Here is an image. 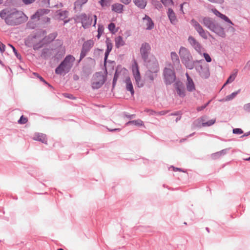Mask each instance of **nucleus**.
<instances>
[{
	"label": "nucleus",
	"mask_w": 250,
	"mask_h": 250,
	"mask_svg": "<svg viewBox=\"0 0 250 250\" xmlns=\"http://www.w3.org/2000/svg\"><path fill=\"white\" fill-rule=\"evenodd\" d=\"M0 18L3 20L6 24L15 26L26 21L27 17L21 11L16 8H6L0 12Z\"/></svg>",
	"instance_id": "nucleus-1"
},
{
	"label": "nucleus",
	"mask_w": 250,
	"mask_h": 250,
	"mask_svg": "<svg viewBox=\"0 0 250 250\" xmlns=\"http://www.w3.org/2000/svg\"><path fill=\"white\" fill-rule=\"evenodd\" d=\"M75 61V58L72 55H67L56 68L55 73L60 75L67 74L70 71Z\"/></svg>",
	"instance_id": "nucleus-2"
},
{
	"label": "nucleus",
	"mask_w": 250,
	"mask_h": 250,
	"mask_svg": "<svg viewBox=\"0 0 250 250\" xmlns=\"http://www.w3.org/2000/svg\"><path fill=\"white\" fill-rule=\"evenodd\" d=\"M179 53L181 61L186 67L190 70L192 69L194 67L195 61H192V56L189 51L184 47H181Z\"/></svg>",
	"instance_id": "nucleus-3"
},
{
	"label": "nucleus",
	"mask_w": 250,
	"mask_h": 250,
	"mask_svg": "<svg viewBox=\"0 0 250 250\" xmlns=\"http://www.w3.org/2000/svg\"><path fill=\"white\" fill-rule=\"evenodd\" d=\"M204 62L203 60L199 61H195L194 67L196 70L199 73L200 76L205 79L208 78L210 75L208 64L204 63L203 65L202 63Z\"/></svg>",
	"instance_id": "nucleus-4"
},
{
	"label": "nucleus",
	"mask_w": 250,
	"mask_h": 250,
	"mask_svg": "<svg viewBox=\"0 0 250 250\" xmlns=\"http://www.w3.org/2000/svg\"><path fill=\"white\" fill-rule=\"evenodd\" d=\"M144 65L146 66L148 70L154 73H157L159 71V65L157 60L154 56H150L149 59L144 61Z\"/></svg>",
	"instance_id": "nucleus-5"
},
{
	"label": "nucleus",
	"mask_w": 250,
	"mask_h": 250,
	"mask_svg": "<svg viewBox=\"0 0 250 250\" xmlns=\"http://www.w3.org/2000/svg\"><path fill=\"white\" fill-rule=\"evenodd\" d=\"M164 80L166 85H170L176 82V75L174 70L165 67L163 71Z\"/></svg>",
	"instance_id": "nucleus-6"
},
{
	"label": "nucleus",
	"mask_w": 250,
	"mask_h": 250,
	"mask_svg": "<svg viewBox=\"0 0 250 250\" xmlns=\"http://www.w3.org/2000/svg\"><path fill=\"white\" fill-rule=\"evenodd\" d=\"M151 46L150 44L147 42H144L142 44L140 49V55L142 60L146 61L147 59L150 58V55Z\"/></svg>",
	"instance_id": "nucleus-7"
},
{
	"label": "nucleus",
	"mask_w": 250,
	"mask_h": 250,
	"mask_svg": "<svg viewBox=\"0 0 250 250\" xmlns=\"http://www.w3.org/2000/svg\"><path fill=\"white\" fill-rule=\"evenodd\" d=\"M190 23L202 38L204 39H208V35H210L209 33L207 31H205L197 21L194 19H192Z\"/></svg>",
	"instance_id": "nucleus-8"
},
{
	"label": "nucleus",
	"mask_w": 250,
	"mask_h": 250,
	"mask_svg": "<svg viewBox=\"0 0 250 250\" xmlns=\"http://www.w3.org/2000/svg\"><path fill=\"white\" fill-rule=\"evenodd\" d=\"M132 73L135 80L136 83L138 87H142L144 83L141 81V77L137 63L135 62L134 65H132Z\"/></svg>",
	"instance_id": "nucleus-9"
},
{
	"label": "nucleus",
	"mask_w": 250,
	"mask_h": 250,
	"mask_svg": "<svg viewBox=\"0 0 250 250\" xmlns=\"http://www.w3.org/2000/svg\"><path fill=\"white\" fill-rule=\"evenodd\" d=\"M188 42L191 46L194 48L199 54H202V50H204L201 43L193 37L189 36L188 39Z\"/></svg>",
	"instance_id": "nucleus-10"
},
{
	"label": "nucleus",
	"mask_w": 250,
	"mask_h": 250,
	"mask_svg": "<svg viewBox=\"0 0 250 250\" xmlns=\"http://www.w3.org/2000/svg\"><path fill=\"white\" fill-rule=\"evenodd\" d=\"M80 19L81 21L82 26L84 28L89 27L92 24V18L86 14L83 13L80 16Z\"/></svg>",
	"instance_id": "nucleus-11"
},
{
	"label": "nucleus",
	"mask_w": 250,
	"mask_h": 250,
	"mask_svg": "<svg viewBox=\"0 0 250 250\" xmlns=\"http://www.w3.org/2000/svg\"><path fill=\"white\" fill-rule=\"evenodd\" d=\"M174 87L180 97H184L186 96L185 87L182 82L176 81L174 84Z\"/></svg>",
	"instance_id": "nucleus-12"
},
{
	"label": "nucleus",
	"mask_w": 250,
	"mask_h": 250,
	"mask_svg": "<svg viewBox=\"0 0 250 250\" xmlns=\"http://www.w3.org/2000/svg\"><path fill=\"white\" fill-rule=\"evenodd\" d=\"M203 24L210 31L213 29L217 22L212 18L206 17L203 19Z\"/></svg>",
	"instance_id": "nucleus-13"
},
{
	"label": "nucleus",
	"mask_w": 250,
	"mask_h": 250,
	"mask_svg": "<svg viewBox=\"0 0 250 250\" xmlns=\"http://www.w3.org/2000/svg\"><path fill=\"white\" fill-rule=\"evenodd\" d=\"M69 12L62 9L58 10L56 12V16L60 20L64 21V24L69 21V20H65L68 17Z\"/></svg>",
	"instance_id": "nucleus-14"
},
{
	"label": "nucleus",
	"mask_w": 250,
	"mask_h": 250,
	"mask_svg": "<svg viewBox=\"0 0 250 250\" xmlns=\"http://www.w3.org/2000/svg\"><path fill=\"white\" fill-rule=\"evenodd\" d=\"M211 31L222 38H225L226 36L224 28L221 27L218 23L215 24Z\"/></svg>",
	"instance_id": "nucleus-15"
},
{
	"label": "nucleus",
	"mask_w": 250,
	"mask_h": 250,
	"mask_svg": "<svg viewBox=\"0 0 250 250\" xmlns=\"http://www.w3.org/2000/svg\"><path fill=\"white\" fill-rule=\"evenodd\" d=\"M53 50L50 48H44L41 52V57L44 60H47L52 56Z\"/></svg>",
	"instance_id": "nucleus-16"
},
{
	"label": "nucleus",
	"mask_w": 250,
	"mask_h": 250,
	"mask_svg": "<svg viewBox=\"0 0 250 250\" xmlns=\"http://www.w3.org/2000/svg\"><path fill=\"white\" fill-rule=\"evenodd\" d=\"M125 88L126 90L129 91L131 95L133 96L135 92L130 77H127L125 80Z\"/></svg>",
	"instance_id": "nucleus-17"
},
{
	"label": "nucleus",
	"mask_w": 250,
	"mask_h": 250,
	"mask_svg": "<svg viewBox=\"0 0 250 250\" xmlns=\"http://www.w3.org/2000/svg\"><path fill=\"white\" fill-rule=\"evenodd\" d=\"M143 21L146 22V29L150 30L154 28V24L152 19L147 15H145L143 18Z\"/></svg>",
	"instance_id": "nucleus-18"
},
{
	"label": "nucleus",
	"mask_w": 250,
	"mask_h": 250,
	"mask_svg": "<svg viewBox=\"0 0 250 250\" xmlns=\"http://www.w3.org/2000/svg\"><path fill=\"white\" fill-rule=\"evenodd\" d=\"M167 14L171 23L175 24L177 21V19L176 18L175 13L171 8H168Z\"/></svg>",
	"instance_id": "nucleus-19"
},
{
	"label": "nucleus",
	"mask_w": 250,
	"mask_h": 250,
	"mask_svg": "<svg viewBox=\"0 0 250 250\" xmlns=\"http://www.w3.org/2000/svg\"><path fill=\"white\" fill-rule=\"evenodd\" d=\"M49 12V10L45 9H40L37 11V12L31 16V19L40 20V17L44 14H47Z\"/></svg>",
	"instance_id": "nucleus-20"
},
{
	"label": "nucleus",
	"mask_w": 250,
	"mask_h": 250,
	"mask_svg": "<svg viewBox=\"0 0 250 250\" xmlns=\"http://www.w3.org/2000/svg\"><path fill=\"white\" fill-rule=\"evenodd\" d=\"M187 89L189 92H192L195 89V84L192 79L187 74Z\"/></svg>",
	"instance_id": "nucleus-21"
},
{
	"label": "nucleus",
	"mask_w": 250,
	"mask_h": 250,
	"mask_svg": "<svg viewBox=\"0 0 250 250\" xmlns=\"http://www.w3.org/2000/svg\"><path fill=\"white\" fill-rule=\"evenodd\" d=\"M101 79L96 82H93L92 83V87L93 89L100 88L104 83L105 80L103 75H100Z\"/></svg>",
	"instance_id": "nucleus-22"
},
{
	"label": "nucleus",
	"mask_w": 250,
	"mask_h": 250,
	"mask_svg": "<svg viewBox=\"0 0 250 250\" xmlns=\"http://www.w3.org/2000/svg\"><path fill=\"white\" fill-rule=\"evenodd\" d=\"M34 140L40 141L42 143L47 144L46 136L42 133H36L33 137Z\"/></svg>",
	"instance_id": "nucleus-23"
},
{
	"label": "nucleus",
	"mask_w": 250,
	"mask_h": 250,
	"mask_svg": "<svg viewBox=\"0 0 250 250\" xmlns=\"http://www.w3.org/2000/svg\"><path fill=\"white\" fill-rule=\"evenodd\" d=\"M124 5L119 3H116L112 5V10L114 12L121 14L123 12Z\"/></svg>",
	"instance_id": "nucleus-24"
},
{
	"label": "nucleus",
	"mask_w": 250,
	"mask_h": 250,
	"mask_svg": "<svg viewBox=\"0 0 250 250\" xmlns=\"http://www.w3.org/2000/svg\"><path fill=\"white\" fill-rule=\"evenodd\" d=\"M93 45L94 42L93 40H88L84 42L82 46V49L88 52L91 49V48L92 47Z\"/></svg>",
	"instance_id": "nucleus-25"
},
{
	"label": "nucleus",
	"mask_w": 250,
	"mask_h": 250,
	"mask_svg": "<svg viewBox=\"0 0 250 250\" xmlns=\"http://www.w3.org/2000/svg\"><path fill=\"white\" fill-rule=\"evenodd\" d=\"M58 34L57 32H53L49 34L48 36L44 37L43 39L45 43H49L53 41L57 37Z\"/></svg>",
	"instance_id": "nucleus-26"
},
{
	"label": "nucleus",
	"mask_w": 250,
	"mask_h": 250,
	"mask_svg": "<svg viewBox=\"0 0 250 250\" xmlns=\"http://www.w3.org/2000/svg\"><path fill=\"white\" fill-rule=\"evenodd\" d=\"M134 4L138 8L144 9L146 5V0H133Z\"/></svg>",
	"instance_id": "nucleus-27"
},
{
	"label": "nucleus",
	"mask_w": 250,
	"mask_h": 250,
	"mask_svg": "<svg viewBox=\"0 0 250 250\" xmlns=\"http://www.w3.org/2000/svg\"><path fill=\"white\" fill-rule=\"evenodd\" d=\"M229 150V148H226V149H223L220 151L213 153L211 154V157L213 159L218 158L220 157L225 155Z\"/></svg>",
	"instance_id": "nucleus-28"
},
{
	"label": "nucleus",
	"mask_w": 250,
	"mask_h": 250,
	"mask_svg": "<svg viewBox=\"0 0 250 250\" xmlns=\"http://www.w3.org/2000/svg\"><path fill=\"white\" fill-rule=\"evenodd\" d=\"M171 58L173 65L178 66L180 65V60L177 53L175 52H171Z\"/></svg>",
	"instance_id": "nucleus-29"
},
{
	"label": "nucleus",
	"mask_w": 250,
	"mask_h": 250,
	"mask_svg": "<svg viewBox=\"0 0 250 250\" xmlns=\"http://www.w3.org/2000/svg\"><path fill=\"white\" fill-rule=\"evenodd\" d=\"M115 46L117 48H119L121 46H123L125 44V42L123 40V37L121 36H119L115 38Z\"/></svg>",
	"instance_id": "nucleus-30"
},
{
	"label": "nucleus",
	"mask_w": 250,
	"mask_h": 250,
	"mask_svg": "<svg viewBox=\"0 0 250 250\" xmlns=\"http://www.w3.org/2000/svg\"><path fill=\"white\" fill-rule=\"evenodd\" d=\"M221 20L224 21H226V22L230 24L231 25V26H230L229 27V29L233 32L235 30V29L234 27H233L232 26V25H234V23L230 21V20L227 16H226L225 15H224L223 14L222 16H221V17L220 18Z\"/></svg>",
	"instance_id": "nucleus-31"
},
{
	"label": "nucleus",
	"mask_w": 250,
	"mask_h": 250,
	"mask_svg": "<svg viewBox=\"0 0 250 250\" xmlns=\"http://www.w3.org/2000/svg\"><path fill=\"white\" fill-rule=\"evenodd\" d=\"M45 43V42H44V40H43V39H42L38 42L34 44L33 48L34 50H38L40 48H42Z\"/></svg>",
	"instance_id": "nucleus-32"
},
{
	"label": "nucleus",
	"mask_w": 250,
	"mask_h": 250,
	"mask_svg": "<svg viewBox=\"0 0 250 250\" xmlns=\"http://www.w3.org/2000/svg\"><path fill=\"white\" fill-rule=\"evenodd\" d=\"M240 91L241 89H238L237 91L233 92L231 94L227 96L225 98V101H229L233 100L240 92Z\"/></svg>",
	"instance_id": "nucleus-33"
},
{
	"label": "nucleus",
	"mask_w": 250,
	"mask_h": 250,
	"mask_svg": "<svg viewBox=\"0 0 250 250\" xmlns=\"http://www.w3.org/2000/svg\"><path fill=\"white\" fill-rule=\"evenodd\" d=\"M130 124H133L137 126H142L144 125L143 121L140 119L129 121L126 123V125H129Z\"/></svg>",
	"instance_id": "nucleus-34"
},
{
	"label": "nucleus",
	"mask_w": 250,
	"mask_h": 250,
	"mask_svg": "<svg viewBox=\"0 0 250 250\" xmlns=\"http://www.w3.org/2000/svg\"><path fill=\"white\" fill-rule=\"evenodd\" d=\"M8 45L10 47H11V48L12 49L15 55L17 58V59H18L20 61V62H21L22 61L21 56V55L20 53H19L18 52L17 50L15 48V47L13 45H12L11 44L9 43Z\"/></svg>",
	"instance_id": "nucleus-35"
},
{
	"label": "nucleus",
	"mask_w": 250,
	"mask_h": 250,
	"mask_svg": "<svg viewBox=\"0 0 250 250\" xmlns=\"http://www.w3.org/2000/svg\"><path fill=\"white\" fill-rule=\"evenodd\" d=\"M88 0H77L74 3L75 6L76 7H81L83 5L86 3Z\"/></svg>",
	"instance_id": "nucleus-36"
},
{
	"label": "nucleus",
	"mask_w": 250,
	"mask_h": 250,
	"mask_svg": "<svg viewBox=\"0 0 250 250\" xmlns=\"http://www.w3.org/2000/svg\"><path fill=\"white\" fill-rule=\"evenodd\" d=\"M153 73H154L153 72H150L149 70H147L146 73V78L151 82L153 81L154 79V77Z\"/></svg>",
	"instance_id": "nucleus-37"
},
{
	"label": "nucleus",
	"mask_w": 250,
	"mask_h": 250,
	"mask_svg": "<svg viewBox=\"0 0 250 250\" xmlns=\"http://www.w3.org/2000/svg\"><path fill=\"white\" fill-rule=\"evenodd\" d=\"M161 2L165 6H173L174 5V2L172 0H161Z\"/></svg>",
	"instance_id": "nucleus-38"
},
{
	"label": "nucleus",
	"mask_w": 250,
	"mask_h": 250,
	"mask_svg": "<svg viewBox=\"0 0 250 250\" xmlns=\"http://www.w3.org/2000/svg\"><path fill=\"white\" fill-rule=\"evenodd\" d=\"M28 122V119L26 117H24L23 115H21L18 121V123L20 124L23 125L26 124Z\"/></svg>",
	"instance_id": "nucleus-39"
},
{
	"label": "nucleus",
	"mask_w": 250,
	"mask_h": 250,
	"mask_svg": "<svg viewBox=\"0 0 250 250\" xmlns=\"http://www.w3.org/2000/svg\"><path fill=\"white\" fill-rule=\"evenodd\" d=\"M215 122V119H211L207 122H204L202 123L203 126H209L213 125Z\"/></svg>",
	"instance_id": "nucleus-40"
},
{
	"label": "nucleus",
	"mask_w": 250,
	"mask_h": 250,
	"mask_svg": "<svg viewBox=\"0 0 250 250\" xmlns=\"http://www.w3.org/2000/svg\"><path fill=\"white\" fill-rule=\"evenodd\" d=\"M118 77H119V73L118 72L117 70H116L115 71V73L114 74V77L113 79V81H112V87H115V86L116 84V83H117V81L118 79Z\"/></svg>",
	"instance_id": "nucleus-41"
},
{
	"label": "nucleus",
	"mask_w": 250,
	"mask_h": 250,
	"mask_svg": "<svg viewBox=\"0 0 250 250\" xmlns=\"http://www.w3.org/2000/svg\"><path fill=\"white\" fill-rule=\"evenodd\" d=\"M105 42H106V47H107L106 50H107V51L111 52V51L112 49V47H113L112 43L110 42L109 41L108 39H107Z\"/></svg>",
	"instance_id": "nucleus-42"
},
{
	"label": "nucleus",
	"mask_w": 250,
	"mask_h": 250,
	"mask_svg": "<svg viewBox=\"0 0 250 250\" xmlns=\"http://www.w3.org/2000/svg\"><path fill=\"white\" fill-rule=\"evenodd\" d=\"M109 0H100L99 3L102 7L108 6L109 5Z\"/></svg>",
	"instance_id": "nucleus-43"
},
{
	"label": "nucleus",
	"mask_w": 250,
	"mask_h": 250,
	"mask_svg": "<svg viewBox=\"0 0 250 250\" xmlns=\"http://www.w3.org/2000/svg\"><path fill=\"white\" fill-rule=\"evenodd\" d=\"M235 77V75H234L230 76L229 77V78L228 79V80H227L226 82L223 85V87H224L228 83L232 82L234 80Z\"/></svg>",
	"instance_id": "nucleus-44"
},
{
	"label": "nucleus",
	"mask_w": 250,
	"mask_h": 250,
	"mask_svg": "<svg viewBox=\"0 0 250 250\" xmlns=\"http://www.w3.org/2000/svg\"><path fill=\"white\" fill-rule=\"evenodd\" d=\"M108 28L112 33H114L115 32V24L114 23L111 22L109 23L108 25Z\"/></svg>",
	"instance_id": "nucleus-45"
},
{
	"label": "nucleus",
	"mask_w": 250,
	"mask_h": 250,
	"mask_svg": "<svg viewBox=\"0 0 250 250\" xmlns=\"http://www.w3.org/2000/svg\"><path fill=\"white\" fill-rule=\"evenodd\" d=\"M232 132L235 134H241L243 133V131L241 128H236L233 129Z\"/></svg>",
	"instance_id": "nucleus-46"
},
{
	"label": "nucleus",
	"mask_w": 250,
	"mask_h": 250,
	"mask_svg": "<svg viewBox=\"0 0 250 250\" xmlns=\"http://www.w3.org/2000/svg\"><path fill=\"white\" fill-rule=\"evenodd\" d=\"M211 11L212 13L216 15L217 17L221 18V16L223 15L221 12H220L218 10H217L216 9L214 8L211 9Z\"/></svg>",
	"instance_id": "nucleus-47"
},
{
	"label": "nucleus",
	"mask_w": 250,
	"mask_h": 250,
	"mask_svg": "<svg viewBox=\"0 0 250 250\" xmlns=\"http://www.w3.org/2000/svg\"><path fill=\"white\" fill-rule=\"evenodd\" d=\"M211 11L212 13L216 15L217 17L221 18V16L223 15L221 12H220L218 10H217L216 9L214 8L211 9Z\"/></svg>",
	"instance_id": "nucleus-48"
},
{
	"label": "nucleus",
	"mask_w": 250,
	"mask_h": 250,
	"mask_svg": "<svg viewBox=\"0 0 250 250\" xmlns=\"http://www.w3.org/2000/svg\"><path fill=\"white\" fill-rule=\"evenodd\" d=\"M203 55L207 62H211V58L208 54L207 53H204Z\"/></svg>",
	"instance_id": "nucleus-49"
},
{
	"label": "nucleus",
	"mask_w": 250,
	"mask_h": 250,
	"mask_svg": "<svg viewBox=\"0 0 250 250\" xmlns=\"http://www.w3.org/2000/svg\"><path fill=\"white\" fill-rule=\"evenodd\" d=\"M87 53L88 52L82 49L80 56L79 62H80L83 58H84L86 56Z\"/></svg>",
	"instance_id": "nucleus-50"
},
{
	"label": "nucleus",
	"mask_w": 250,
	"mask_h": 250,
	"mask_svg": "<svg viewBox=\"0 0 250 250\" xmlns=\"http://www.w3.org/2000/svg\"><path fill=\"white\" fill-rule=\"evenodd\" d=\"M145 111L147 112L149 115H156L157 116V112L156 111L152 110V109H146L145 110Z\"/></svg>",
	"instance_id": "nucleus-51"
},
{
	"label": "nucleus",
	"mask_w": 250,
	"mask_h": 250,
	"mask_svg": "<svg viewBox=\"0 0 250 250\" xmlns=\"http://www.w3.org/2000/svg\"><path fill=\"white\" fill-rule=\"evenodd\" d=\"M243 109L245 111L250 112V103L245 104L243 106Z\"/></svg>",
	"instance_id": "nucleus-52"
},
{
	"label": "nucleus",
	"mask_w": 250,
	"mask_h": 250,
	"mask_svg": "<svg viewBox=\"0 0 250 250\" xmlns=\"http://www.w3.org/2000/svg\"><path fill=\"white\" fill-rule=\"evenodd\" d=\"M104 31V27L103 25L99 24L98 28V33L100 34H103Z\"/></svg>",
	"instance_id": "nucleus-53"
},
{
	"label": "nucleus",
	"mask_w": 250,
	"mask_h": 250,
	"mask_svg": "<svg viewBox=\"0 0 250 250\" xmlns=\"http://www.w3.org/2000/svg\"><path fill=\"white\" fill-rule=\"evenodd\" d=\"M169 112V110H162L157 112V116L165 115Z\"/></svg>",
	"instance_id": "nucleus-54"
},
{
	"label": "nucleus",
	"mask_w": 250,
	"mask_h": 250,
	"mask_svg": "<svg viewBox=\"0 0 250 250\" xmlns=\"http://www.w3.org/2000/svg\"><path fill=\"white\" fill-rule=\"evenodd\" d=\"M110 51H107V50L105 51L104 53V65H105V63L106 62V61L108 58V56L110 53Z\"/></svg>",
	"instance_id": "nucleus-55"
},
{
	"label": "nucleus",
	"mask_w": 250,
	"mask_h": 250,
	"mask_svg": "<svg viewBox=\"0 0 250 250\" xmlns=\"http://www.w3.org/2000/svg\"><path fill=\"white\" fill-rule=\"evenodd\" d=\"M110 51H107V50L105 51L104 53V65H105V63L106 62V61L108 58V56L110 53Z\"/></svg>",
	"instance_id": "nucleus-56"
},
{
	"label": "nucleus",
	"mask_w": 250,
	"mask_h": 250,
	"mask_svg": "<svg viewBox=\"0 0 250 250\" xmlns=\"http://www.w3.org/2000/svg\"><path fill=\"white\" fill-rule=\"evenodd\" d=\"M5 45L0 42V52L3 53L4 52Z\"/></svg>",
	"instance_id": "nucleus-57"
},
{
	"label": "nucleus",
	"mask_w": 250,
	"mask_h": 250,
	"mask_svg": "<svg viewBox=\"0 0 250 250\" xmlns=\"http://www.w3.org/2000/svg\"><path fill=\"white\" fill-rule=\"evenodd\" d=\"M36 0H22V2L26 5L33 3Z\"/></svg>",
	"instance_id": "nucleus-58"
},
{
	"label": "nucleus",
	"mask_w": 250,
	"mask_h": 250,
	"mask_svg": "<svg viewBox=\"0 0 250 250\" xmlns=\"http://www.w3.org/2000/svg\"><path fill=\"white\" fill-rule=\"evenodd\" d=\"M64 96L66 97V98H68L70 99H75V97L72 94H68V93H64Z\"/></svg>",
	"instance_id": "nucleus-59"
},
{
	"label": "nucleus",
	"mask_w": 250,
	"mask_h": 250,
	"mask_svg": "<svg viewBox=\"0 0 250 250\" xmlns=\"http://www.w3.org/2000/svg\"><path fill=\"white\" fill-rule=\"evenodd\" d=\"M182 112L181 111H176L175 112H173V113H171V114H170V116H179V115H182Z\"/></svg>",
	"instance_id": "nucleus-60"
},
{
	"label": "nucleus",
	"mask_w": 250,
	"mask_h": 250,
	"mask_svg": "<svg viewBox=\"0 0 250 250\" xmlns=\"http://www.w3.org/2000/svg\"><path fill=\"white\" fill-rule=\"evenodd\" d=\"M211 2L221 4L223 3L224 0H208Z\"/></svg>",
	"instance_id": "nucleus-61"
},
{
	"label": "nucleus",
	"mask_w": 250,
	"mask_h": 250,
	"mask_svg": "<svg viewBox=\"0 0 250 250\" xmlns=\"http://www.w3.org/2000/svg\"><path fill=\"white\" fill-rule=\"evenodd\" d=\"M120 1L125 5H128L131 1V0H120Z\"/></svg>",
	"instance_id": "nucleus-62"
},
{
	"label": "nucleus",
	"mask_w": 250,
	"mask_h": 250,
	"mask_svg": "<svg viewBox=\"0 0 250 250\" xmlns=\"http://www.w3.org/2000/svg\"><path fill=\"white\" fill-rule=\"evenodd\" d=\"M244 69H247L248 70H250V60L246 64Z\"/></svg>",
	"instance_id": "nucleus-63"
},
{
	"label": "nucleus",
	"mask_w": 250,
	"mask_h": 250,
	"mask_svg": "<svg viewBox=\"0 0 250 250\" xmlns=\"http://www.w3.org/2000/svg\"><path fill=\"white\" fill-rule=\"evenodd\" d=\"M155 7L159 9L162 7V5L160 2H157V3L155 4Z\"/></svg>",
	"instance_id": "nucleus-64"
}]
</instances>
